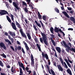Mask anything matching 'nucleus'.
I'll return each instance as SVG.
<instances>
[{"label":"nucleus","mask_w":75,"mask_h":75,"mask_svg":"<svg viewBox=\"0 0 75 75\" xmlns=\"http://www.w3.org/2000/svg\"><path fill=\"white\" fill-rule=\"evenodd\" d=\"M63 42L64 46L65 48H66V50L67 52H69V50H70L71 51H73V52L75 53V49L74 48H71V47H72V45H71V43H69V46L67 45L65 41H63Z\"/></svg>","instance_id":"nucleus-1"},{"label":"nucleus","mask_w":75,"mask_h":75,"mask_svg":"<svg viewBox=\"0 0 75 75\" xmlns=\"http://www.w3.org/2000/svg\"><path fill=\"white\" fill-rule=\"evenodd\" d=\"M41 34H42V36L43 37L42 38H40V41L41 43H42V44H44V43L47 46H48V43H47V38L46 36L45 33H42V32H41ZM43 41L44 42H43Z\"/></svg>","instance_id":"nucleus-2"},{"label":"nucleus","mask_w":75,"mask_h":75,"mask_svg":"<svg viewBox=\"0 0 75 75\" xmlns=\"http://www.w3.org/2000/svg\"><path fill=\"white\" fill-rule=\"evenodd\" d=\"M17 27L18 28H20L19 30V31L21 33V35L24 38H25V39H27V36H26V35L23 32V29L21 28V26L20 25V24H19L17 25Z\"/></svg>","instance_id":"nucleus-3"},{"label":"nucleus","mask_w":75,"mask_h":75,"mask_svg":"<svg viewBox=\"0 0 75 75\" xmlns=\"http://www.w3.org/2000/svg\"><path fill=\"white\" fill-rule=\"evenodd\" d=\"M13 4L14 6V7H15V8H14L16 12H17V10H18L20 8L18 7V4L14 2H13Z\"/></svg>","instance_id":"nucleus-4"},{"label":"nucleus","mask_w":75,"mask_h":75,"mask_svg":"<svg viewBox=\"0 0 75 75\" xmlns=\"http://www.w3.org/2000/svg\"><path fill=\"white\" fill-rule=\"evenodd\" d=\"M50 36L51 37H52V38L51 37H50V40H51L52 42V43L54 46H56V44H55V41H54V40L52 39V38H54V35L52 34H51Z\"/></svg>","instance_id":"nucleus-5"},{"label":"nucleus","mask_w":75,"mask_h":75,"mask_svg":"<svg viewBox=\"0 0 75 75\" xmlns=\"http://www.w3.org/2000/svg\"><path fill=\"white\" fill-rule=\"evenodd\" d=\"M6 14H7L8 15L9 14L7 12V11L4 10H2L1 12H0V14H1V16H2V15H5Z\"/></svg>","instance_id":"nucleus-6"},{"label":"nucleus","mask_w":75,"mask_h":75,"mask_svg":"<svg viewBox=\"0 0 75 75\" xmlns=\"http://www.w3.org/2000/svg\"><path fill=\"white\" fill-rule=\"evenodd\" d=\"M0 46L1 47V48H3L4 50H6V47L5 46V44H4V43L3 42H1L0 43Z\"/></svg>","instance_id":"nucleus-7"},{"label":"nucleus","mask_w":75,"mask_h":75,"mask_svg":"<svg viewBox=\"0 0 75 75\" xmlns=\"http://www.w3.org/2000/svg\"><path fill=\"white\" fill-rule=\"evenodd\" d=\"M42 57H43L44 58L45 57L46 58V59H49V57H48V56L47 54H44V52H42Z\"/></svg>","instance_id":"nucleus-8"},{"label":"nucleus","mask_w":75,"mask_h":75,"mask_svg":"<svg viewBox=\"0 0 75 75\" xmlns=\"http://www.w3.org/2000/svg\"><path fill=\"white\" fill-rule=\"evenodd\" d=\"M18 63L19 67L20 66L21 67V68H22L23 71H24L25 70V67L24 66V64H23V63L20 64V63L19 62H18Z\"/></svg>","instance_id":"nucleus-9"},{"label":"nucleus","mask_w":75,"mask_h":75,"mask_svg":"<svg viewBox=\"0 0 75 75\" xmlns=\"http://www.w3.org/2000/svg\"><path fill=\"white\" fill-rule=\"evenodd\" d=\"M11 25L13 28L14 30H17V28H16V26L15 23L12 22Z\"/></svg>","instance_id":"nucleus-10"},{"label":"nucleus","mask_w":75,"mask_h":75,"mask_svg":"<svg viewBox=\"0 0 75 75\" xmlns=\"http://www.w3.org/2000/svg\"><path fill=\"white\" fill-rule=\"evenodd\" d=\"M62 13L64 14V15L66 16V17H67V18H69V16L68 14V13L65 11H63L62 12Z\"/></svg>","instance_id":"nucleus-11"},{"label":"nucleus","mask_w":75,"mask_h":75,"mask_svg":"<svg viewBox=\"0 0 75 75\" xmlns=\"http://www.w3.org/2000/svg\"><path fill=\"white\" fill-rule=\"evenodd\" d=\"M61 30V29H58V28H57V27H55L54 28V31L56 32V33H59V32H60V30Z\"/></svg>","instance_id":"nucleus-12"},{"label":"nucleus","mask_w":75,"mask_h":75,"mask_svg":"<svg viewBox=\"0 0 75 75\" xmlns=\"http://www.w3.org/2000/svg\"><path fill=\"white\" fill-rule=\"evenodd\" d=\"M57 67H58V68L59 71H63V69L62 68V67H61V65L59 64V65H57Z\"/></svg>","instance_id":"nucleus-13"},{"label":"nucleus","mask_w":75,"mask_h":75,"mask_svg":"<svg viewBox=\"0 0 75 75\" xmlns=\"http://www.w3.org/2000/svg\"><path fill=\"white\" fill-rule=\"evenodd\" d=\"M56 50L58 52L59 54H60L61 53V48L59 47H56Z\"/></svg>","instance_id":"nucleus-14"},{"label":"nucleus","mask_w":75,"mask_h":75,"mask_svg":"<svg viewBox=\"0 0 75 75\" xmlns=\"http://www.w3.org/2000/svg\"><path fill=\"white\" fill-rule=\"evenodd\" d=\"M24 9V11L26 12V13H27V14L31 13V12L28 11V9H27V8L26 7H25Z\"/></svg>","instance_id":"nucleus-15"},{"label":"nucleus","mask_w":75,"mask_h":75,"mask_svg":"<svg viewBox=\"0 0 75 75\" xmlns=\"http://www.w3.org/2000/svg\"><path fill=\"white\" fill-rule=\"evenodd\" d=\"M67 72L68 73V74H69L70 75H72V72H71V70H70V68L68 69H67Z\"/></svg>","instance_id":"nucleus-16"},{"label":"nucleus","mask_w":75,"mask_h":75,"mask_svg":"<svg viewBox=\"0 0 75 75\" xmlns=\"http://www.w3.org/2000/svg\"><path fill=\"white\" fill-rule=\"evenodd\" d=\"M35 23L36 25H37L38 27H39L40 28L41 27V24H40V23H38L37 21H35Z\"/></svg>","instance_id":"nucleus-17"},{"label":"nucleus","mask_w":75,"mask_h":75,"mask_svg":"<svg viewBox=\"0 0 75 75\" xmlns=\"http://www.w3.org/2000/svg\"><path fill=\"white\" fill-rule=\"evenodd\" d=\"M70 20L73 21V23L75 24V19L73 17H71L70 18Z\"/></svg>","instance_id":"nucleus-18"},{"label":"nucleus","mask_w":75,"mask_h":75,"mask_svg":"<svg viewBox=\"0 0 75 75\" xmlns=\"http://www.w3.org/2000/svg\"><path fill=\"white\" fill-rule=\"evenodd\" d=\"M26 34H27L29 40H31V36H30V33H27Z\"/></svg>","instance_id":"nucleus-19"},{"label":"nucleus","mask_w":75,"mask_h":75,"mask_svg":"<svg viewBox=\"0 0 75 75\" xmlns=\"http://www.w3.org/2000/svg\"><path fill=\"white\" fill-rule=\"evenodd\" d=\"M8 36V38H9V39H10V40H11L12 43H13V42H14V39L13 38H11L10 35H9Z\"/></svg>","instance_id":"nucleus-20"},{"label":"nucleus","mask_w":75,"mask_h":75,"mask_svg":"<svg viewBox=\"0 0 75 75\" xmlns=\"http://www.w3.org/2000/svg\"><path fill=\"white\" fill-rule=\"evenodd\" d=\"M9 34L11 35H12V36H13V35L14 36H16V34L14 33H12L10 31V32H9Z\"/></svg>","instance_id":"nucleus-21"},{"label":"nucleus","mask_w":75,"mask_h":75,"mask_svg":"<svg viewBox=\"0 0 75 75\" xmlns=\"http://www.w3.org/2000/svg\"><path fill=\"white\" fill-rule=\"evenodd\" d=\"M6 18L8 21H9V22L10 23H11V19L10 18H9V17H8V16H7Z\"/></svg>","instance_id":"nucleus-22"},{"label":"nucleus","mask_w":75,"mask_h":75,"mask_svg":"<svg viewBox=\"0 0 75 75\" xmlns=\"http://www.w3.org/2000/svg\"><path fill=\"white\" fill-rule=\"evenodd\" d=\"M5 41L6 42H8L9 44H10V45H11V44H11V42L10 40L8 39H5Z\"/></svg>","instance_id":"nucleus-23"},{"label":"nucleus","mask_w":75,"mask_h":75,"mask_svg":"<svg viewBox=\"0 0 75 75\" xmlns=\"http://www.w3.org/2000/svg\"><path fill=\"white\" fill-rule=\"evenodd\" d=\"M36 45L38 49H39V51H41V47H40V45H39V44H37Z\"/></svg>","instance_id":"nucleus-24"},{"label":"nucleus","mask_w":75,"mask_h":75,"mask_svg":"<svg viewBox=\"0 0 75 75\" xmlns=\"http://www.w3.org/2000/svg\"><path fill=\"white\" fill-rule=\"evenodd\" d=\"M46 67H47V69H48V71L49 74H51V71H50V68L49 67V66H48V65L47 64L46 65Z\"/></svg>","instance_id":"nucleus-25"},{"label":"nucleus","mask_w":75,"mask_h":75,"mask_svg":"<svg viewBox=\"0 0 75 75\" xmlns=\"http://www.w3.org/2000/svg\"><path fill=\"white\" fill-rule=\"evenodd\" d=\"M33 27L34 28V29L35 30V31H38V29H37V27H36V26L34 25V24H33Z\"/></svg>","instance_id":"nucleus-26"},{"label":"nucleus","mask_w":75,"mask_h":75,"mask_svg":"<svg viewBox=\"0 0 75 75\" xmlns=\"http://www.w3.org/2000/svg\"><path fill=\"white\" fill-rule=\"evenodd\" d=\"M10 14H11V17L12 20L14 23V16L11 14L10 13Z\"/></svg>","instance_id":"nucleus-27"},{"label":"nucleus","mask_w":75,"mask_h":75,"mask_svg":"<svg viewBox=\"0 0 75 75\" xmlns=\"http://www.w3.org/2000/svg\"><path fill=\"white\" fill-rule=\"evenodd\" d=\"M50 30L51 33H52V34H54V28L52 27H51L50 29Z\"/></svg>","instance_id":"nucleus-28"},{"label":"nucleus","mask_w":75,"mask_h":75,"mask_svg":"<svg viewBox=\"0 0 75 75\" xmlns=\"http://www.w3.org/2000/svg\"><path fill=\"white\" fill-rule=\"evenodd\" d=\"M59 59L61 62V64L62 65H64V61L62 60V57H61L59 58Z\"/></svg>","instance_id":"nucleus-29"},{"label":"nucleus","mask_w":75,"mask_h":75,"mask_svg":"<svg viewBox=\"0 0 75 75\" xmlns=\"http://www.w3.org/2000/svg\"><path fill=\"white\" fill-rule=\"evenodd\" d=\"M39 21L40 23L41 24V25L42 27V28H43V30L44 29V24H43V23H42V22L40 21Z\"/></svg>","instance_id":"nucleus-30"},{"label":"nucleus","mask_w":75,"mask_h":75,"mask_svg":"<svg viewBox=\"0 0 75 75\" xmlns=\"http://www.w3.org/2000/svg\"><path fill=\"white\" fill-rule=\"evenodd\" d=\"M34 40L36 42H38V39L37 38V37H36V36H35Z\"/></svg>","instance_id":"nucleus-31"},{"label":"nucleus","mask_w":75,"mask_h":75,"mask_svg":"<svg viewBox=\"0 0 75 75\" xmlns=\"http://www.w3.org/2000/svg\"><path fill=\"white\" fill-rule=\"evenodd\" d=\"M55 11L57 12V13H59V10L58 8H55L54 9Z\"/></svg>","instance_id":"nucleus-32"},{"label":"nucleus","mask_w":75,"mask_h":75,"mask_svg":"<svg viewBox=\"0 0 75 75\" xmlns=\"http://www.w3.org/2000/svg\"><path fill=\"white\" fill-rule=\"evenodd\" d=\"M38 15L39 19H41V15L40 14V13L39 12H38Z\"/></svg>","instance_id":"nucleus-33"},{"label":"nucleus","mask_w":75,"mask_h":75,"mask_svg":"<svg viewBox=\"0 0 75 75\" xmlns=\"http://www.w3.org/2000/svg\"><path fill=\"white\" fill-rule=\"evenodd\" d=\"M0 55L1 56H2L4 58H6V57H7V56H6V55L4 54H0Z\"/></svg>","instance_id":"nucleus-34"},{"label":"nucleus","mask_w":75,"mask_h":75,"mask_svg":"<svg viewBox=\"0 0 75 75\" xmlns=\"http://www.w3.org/2000/svg\"><path fill=\"white\" fill-rule=\"evenodd\" d=\"M31 64L33 67L34 66V60H31Z\"/></svg>","instance_id":"nucleus-35"},{"label":"nucleus","mask_w":75,"mask_h":75,"mask_svg":"<svg viewBox=\"0 0 75 75\" xmlns=\"http://www.w3.org/2000/svg\"><path fill=\"white\" fill-rule=\"evenodd\" d=\"M0 66L2 67H4V65H3L2 62L1 60H0Z\"/></svg>","instance_id":"nucleus-36"},{"label":"nucleus","mask_w":75,"mask_h":75,"mask_svg":"<svg viewBox=\"0 0 75 75\" xmlns=\"http://www.w3.org/2000/svg\"><path fill=\"white\" fill-rule=\"evenodd\" d=\"M60 33H62V34H63L64 37L65 36V34L64 33V32H63L62 31V30H60Z\"/></svg>","instance_id":"nucleus-37"},{"label":"nucleus","mask_w":75,"mask_h":75,"mask_svg":"<svg viewBox=\"0 0 75 75\" xmlns=\"http://www.w3.org/2000/svg\"><path fill=\"white\" fill-rule=\"evenodd\" d=\"M19 70L20 71V74H23V71H22V69L20 67H19Z\"/></svg>","instance_id":"nucleus-38"},{"label":"nucleus","mask_w":75,"mask_h":75,"mask_svg":"<svg viewBox=\"0 0 75 75\" xmlns=\"http://www.w3.org/2000/svg\"><path fill=\"white\" fill-rule=\"evenodd\" d=\"M26 1L28 4H29V6H30V3L31 2V0H26Z\"/></svg>","instance_id":"nucleus-39"},{"label":"nucleus","mask_w":75,"mask_h":75,"mask_svg":"<svg viewBox=\"0 0 75 75\" xmlns=\"http://www.w3.org/2000/svg\"><path fill=\"white\" fill-rule=\"evenodd\" d=\"M13 67H12V68L11 69V72H13V73H14V72H15L16 71V69H14L13 70Z\"/></svg>","instance_id":"nucleus-40"},{"label":"nucleus","mask_w":75,"mask_h":75,"mask_svg":"<svg viewBox=\"0 0 75 75\" xmlns=\"http://www.w3.org/2000/svg\"><path fill=\"white\" fill-rule=\"evenodd\" d=\"M25 47L27 51H29V49H30V48H29L28 45L25 46Z\"/></svg>","instance_id":"nucleus-41"},{"label":"nucleus","mask_w":75,"mask_h":75,"mask_svg":"<svg viewBox=\"0 0 75 75\" xmlns=\"http://www.w3.org/2000/svg\"><path fill=\"white\" fill-rule=\"evenodd\" d=\"M34 60V59L33 55V54H31V61H33Z\"/></svg>","instance_id":"nucleus-42"},{"label":"nucleus","mask_w":75,"mask_h":75,"mask_svg":"<svg viewBox=\"0 0 75 75\" xmlns=\"http://www.w3.org/2000/svg\"><path fill=\"white\" fill-rule=\"evenodd\" d=\"M42 19L44 20H45V21L46 20V16H42Z\"/></svg>","instance_id":"nucleus-43"},{"label":"nucleus","mask_w":75,"mask_h":75,"mask_svg":"<svg viewBox=\"0 0 75 75\" xmlns=\"http://www.w3.org/2000/svg\"><path fill=\"white\" fill-rule=\"evenodd\" d=\"M17 49L18 50H21V47L20 46H18V47L17 48Z\"/></svg>","instance_id":"nucleus-44"},{"label":"nucleus","mask_w":75,"mask_h":75,"mask_svg":"<svg viewBox=\"0 0 75 75\" xmlns=\"http://www.w3.org/2000/svg\"><path fill=\"white\" fill-rule=\"evenodd\" d=\"M22 3L24 6H27V4L26 3H25V2L22 1Z\"/></svg>","instance_id":"nucleus-45"},{"label":"nucleus","mask_w":75,"mask_h":75,"mask_svg":"<svg viewBox=\"0 0 75 75\" xmlns=\"http://www.w3.org/2000/svg\"><path fill=\"white\" fill-rule=\"evenodd\" d=\"M31 47L33 49H35V45L33 44L31 45Z\"/></svg>","instance_id":"nucleus-46"},{"label":"nucleus","mask_w":75,"mask_h":75,"mask_svg":"<svg viewBox=\"0 0 75 75\" xmlns=\"http://www.w3.org/2000/svg\"><path fill=\"white\" fill-rule=\"evenodd\" d=\"M67 65L69 67H70V68H71V64H69V62L67 63Z\"/></svg>","instance_id":"nucleus-47"},{"label":"nucleus","mask_w":75,"mask_h":75,"mask_svg":"<svg viewBox=\"0 0 75 75\" xmlns=\"http://www.w3.org/2000/svg\"><path fill=\"white\" fill-rule=\"evenodd\" d=\"M67 9L68 10H69V11H71L72 10V8H71L67 7Z\"/></svg>","instance_id":"nucleus-48"},{"label":"nucleus","mask_w":75,"mask_h":75,"mask_svg":"<svg viewBox=\"0 0 75 75\" xmlns=\"http://www.w3.org/2000/svg\"><path fill=\"white\" fill-rule=\"evenodd\" d=\"M68 61L70 62V63H71V64H72V61H71L70 60H69V58L68 57Z\"/></svg>","instance_id":"nucleus-49"},{"label":"nucleus","mask_w":75,"mask_h":75,"mask_svg":"<svg viewBox=\"0 0 75 75\" xmlns=\"http://www.w3.org/2000/svg\"><path fill=\"white\" fill-rule=\"evenodd\" d=\"M15 23H16V25H18L19 24H20L16 21Z\"/></svg>","instance_id":"nucleus-50"},{"label":"nucleus","mask_w":75,"mask_h":75,"mask_svg":"<svg viewBox=\"0 0 75 75\" xmlns=\"http://www.w3.org/2000/svg\"><path fill=\"white\" fill-rule=\"evenodd\" d=\"M6 6H7V8H9V5L7 3L6 4Z\"/></svg>","instance_id":"nucleus-51"},{"label":"nucleus","mask_w":75,"mask_h":75,"mask_svg":"<svg viewBox=\"0 0 75 75\" xmlns=\"http://www.w3.org/2000/svg\"><path fill=\"white\" fill-rule=\"evenodd\" d=\"M64 60H65V62H66L67 63V64H68V63L69 62H68V60H67V59H64Z\"/></svg>","instance_id":"nucleus-52"},{"label":"nucleus","mask_w":75,"mask_h":75,"mask_svg":"<svg viewBox=\"0 0 75 75\" xmlns=\"http://www.w3.org/2000/svg\"><path fill=\"white\" fill-rule=\"evenodd\" d=\"M22 52H23V53L24 54H25V52L24 50V49L23 48H22Z\"/></svg>","instance_id":"nucleus-53"},{"label":"nucleus","mask_w":75,"mask_h":75,"mask_svg":"<svg viewBox=\"0 0 75 75\" xmlns=\"http://www.w3.org/2000/svg\"><path fill=\"white\" fill-rule=\"evenodd\" d=\"M21 18L22 19V20L23 19H24V16H23V15L22 14V16H21Z\"/></svg>","instance_id":"nucleus-54"},{"label":"nucleus","mask_w":75,"mask_h":75,"mask_svg":"<svg viewBox=\"0 0 75 75\" xmlns=\"http://www.w3.org/2000/svg\"><path fill=\"white\" fill-rule=\"evenodd\" d=\"M68 30H71V31H73V29L72 28H69L68 29Z\"/></svg>","instance_id":"nucleus-55"},{"label":"nucleus","mask_w":75,"mask_h":75,"mask_svg":"<svg viewBox=\"0 0 75 75\" xmlns=\"http://www.w3.org/2000/svg\"><path fill=\"white\" fill-rule=\"evenodd\" d=\"M11 49H12V50H13V51L15 50L14 49V48H13V47L12 46H11Z\"/></svg>","instance_id":"nucleus-56"},{"label":"nucleus","mask_w":75,"mask_h":75,"mask_svg":"<svg viewBox=\"0 0 75 75\" xmlns=\"http://www.w3.org/2000/svg\"><path fill=\"white\" fill-rule=\"evenodd\" d=\"M5 35H6V36H8V34L6 32L5 33Z\"/></svg>","instance_id":"nucleus-57"},{"label":"nucleus","mask_w":75,"mask_h":75,"mask_svg":"<svg viewBox=\"0 0 75 75\" xmlns=\"http://www.w3.org/2000/svg\"><path fill=\"white\" fill-rule=\"evenodd\" d=\"M25 69L26 71H28L29 70V68L27 67H26Z\"/></svg>","instance_id":"nucleus-58"},{"label":"nucleus","mask_w":75,"mask_h":75,"mask_svg":"<svg viewBox=\"0 0 75 75\" xmlns=\"http://www.w3.org/2000/svg\"><path fill=\"white\" fill-rule=\"evenodd\" d=\"M1 75H6V74H5V73H1Z\"/></svg>","instance_id":"nucleus-59"},{"label":"nucleus","mask_w":75,"mask_h":75,"mask_svg":"<svg viewBox=\"0 0 75 75\" xmlns=\"http://www.w3.org/2000/svg\"><path fill=\"white\" fill-rule=\"evenodd\" d=\"M54 56L55 57H56L57 58H58V56H57V53H56V52H55Z\"/></svg>","instance_id":"nucleus-60"},{"label":"nucleus","mask_w":75,"mask_h":75,"mask_svg":"<svg viewBox=\"0 0 75 75\" xmlns=\"http://www.w3.org/2000/svg\"><path fill=\"white\" fill-rule=\"evenodd\" d=\"M25 21L26 24H28V23L27 22V19H25Z\"/></svg>","instance_id":"nucleus-61"},{"label":"nucleus","mask_w":75,"mask_h":75,"mask_svg":"<svg viewBox=\"0 0 75 75\" xmlns=\"http://www.w3.org/2000/svg\"><path fill=\"white\" fill-rule=\"evenodd\" d=\"M24 45H25V47L26 46H27V44L26 43V42H24Z\"/></svg>","instance_id":"nucleus-62"},{"label":"nucleus","mask_w":75,"mask_h":75,"mask_svg":"<svg viewBox=\"0 0 75 75\" xmlns=\"http://www.w3.org/2000/svg\"><path fill=\"white\" fill-rule=\"evenodd\" d=\"M17 43L18 44H19V45H20V42H19V41H17Z\"/></svg>","instance_id":"nucleus-63"},{"label":"nucleus","mask_w":75,"mask_h":75,"mask_svg":"<svg viewBox=\"0 0 75 75\" xmlns=\"http://www.w3.org/2000/svg\"><path fill=\"white\" fill-rule=\"evenodd\" d=\"M58 36H59V37H61V35L59 33H58Z\"/></svg>","instance_id":"nucleus-64"}]
</instances>
